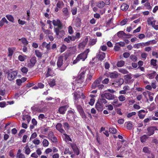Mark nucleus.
Wrapping results in <instances>:
<instances>
[{"instance_id": "39", "label": "nucleus", "mask_w": 158, "mask_h": 158, "mask_svg": "<svg viewBox=\"0 0 158 158\" xmlns=\"http://www.w3.org/2000/svg\"><path fill=\"white\" fill-rule=\"evenodd\" d=\"M24 149L25 153L26 154L28 155L30 154L31 152V151L30 148H29L27 145L25 147Z\"/></svg>"}, {"instance_id": "53", "label": "nucleus", "mask_w": 158, "mask_h": 158, "mask_svg": "<svg viewBox=\"0 0 158 158\" xmlns=\"http://www.w3.org/2000/svg\"><path fill=\"white\" fill-rule=\"evenodd\" d=\"M43 145L44 147H47L49 144V142L46 139H44L43 142Z\"/></svg>"}, {"instance_id": "14", "label": "nucleus", "mask_w": 158, "mask_h": 158, "mask_svg": "<svg viewBox=\"0 0 158 158\" xmlns=\"http://www.w3.org/2000/svg\"><path fill=\"white\" fill-rule=\"evenodd\" d=\"M54 73L52 69L51 68H48L46 73V77H47L50 76H52L54 75Z\"/></svg>"}, {"instance_id": "22", "label": "nucleus", "mask_w": 158, "mask_h": 158, "mask_svg": "<svg viewBox=\"0 0 158 158\" xmlns=\"http://www.w3.org/2000/svg\"><path fill=\"white\" fill-rule=\"evenodd\" d=\"M157 60H156L152 59L150 60V64L155 69H157Z\"/></svg>"}, {"instance_id": "26", "label": "nucleus", "mask_w": 158, "mask_h": 158, "mask_svg": "<svg viewBox=\"0 0 158 158\" xmlns=\"http://www.w3.org/2000/svg\"><path fill=\"white\" fill-rule=\"evenodd\" d=\"M144 42L140 43L134 44L133 46V47L135 48L138 49L144 47Z\"/></svg>"}, {"instance_id": "62", "label": "nucleus", "mask_w": 158, "mask_h": 158, "mask_svg": "<svg viewBox=\"0 0 158 158\" xmlns=\"http://www.w3.org/2000/svg\"><path fill=\"white\" fill-rule=\"evenodd\" d=\"M8 52H9V54L8 55V56L11 57L13 53V51L11 48H8Z\"/></svg>"}, {"instance_id": "51", "label": "nucleus", "mask_w": 158, "mask_h": 158, "mask_svg": "<svg viewBox=\"0 0 158 158\" xmlns=\"http://www.w3.org/2000/svg\"><path fill=\"white\" fill-rule=\"evenodd\" d=\"M118 99L119 101L123 102L125 100L126 98L125 97L124 95H121L118 96Z\"/></svg>"}, {"instance_id": "13", "label": "nucleus", "mask_w": 158, "mask_h": 158, "mask_svg": "<svg viewBox=\"0 0 158 158\" xmlns=\"http://www.w3.org/2000/svg\"><path fill=\"white\" fill-rule=\"evenodd\" d=\"M68 107L67 105L61 106L59 108V112L60 114H63L65 113Z\"/></svg>"}, {"instance_id": "2", "label": "nucleus", "mask_w": 158, "mask_h": 158, "mask_svg": "<svg viewBox=\"0 0 158 158\" xmlns=\"http://www.w3.org/2000/svg\"><path fill=\"white\" fill-rule=\"evenodd\" d=\"M102 78L100 77L97 79L92 84L91 87L92 89H95L98 88V89H102L104 87V85L102 84H101V82Z\"/></svg>"}, {"instance_id": "36", "label": "nucleus", "mask_w": 158, "mask_h": 158, "mask_svg": "<svg viewBox=\"0 0 158 158\" xmlns=\"http://www.w3.org/2000/svg\"><path fill=\"white\" fill-rule=\"evenodd\" d=\"M19 40H21L22 43L24 45H27L28 44V41L25 38H22L21 39Z\"/></svg>"}, {"instance_id": "5", "label": "nucleus", "mask_w": 158, "mask_h": 158, "mask_svg": "<svg viewBox=\"0 0 158 158\" xmlns=\"http://www.w3.org/2000/svg\"><path fill=\"white\" fill-rule=\"evenodd\" d=\"M17 74V72L16 71L10 72L8 74V79L10 81H12L16 78Z\"/></svg>"}, {"instance_id": "43", "label": "nucleus", "mask_w": 158, "mask_h": 158, "mask_svg": "<svg viewBox=\"0 0 158 158\" xmlns=\"http://www.w3.org/2000/svg\"><path fill=\"white\" fill-rule=\"evenodd\" d=\"M48 84L51 87H53L55 85V80L53 79H51L48 82Z\"/></svg>"}, {"instance_id": "57", "label": "nucleus", "mask_w": 158, "mask_h": 158, "mask_svg": "<svg viewBox=\"0 0 158 158\" xmlns=\"http://www.w3.org/2000/svg\"><path fill=\"white\" fill-rule=\"evenodd\" d=\"M124 32L123 31H119L117 33V35L118 37L121 38L124 36Z\"/></svg>"}, {"instance_id": "37", "label": "nucleus", "mask_w": 158, "mask_h": 158, "mask_svg": "<svg viewBox=\"0 0 158 158\" xmlns=\"http://www.w3.org/2000/svg\"><path fill=\"white\" fill-rule=\"evenodd\" d=\"M129 6L125 3L123 4L121 6V9L123 11H126L128 8Z\"/></svg>"}, {"instance_id": "48", "label": "nucleus", "mask_w": 158, "mask_h": 158, "mask_svg": "<svg viewBox=\"0 0 158 158\" xmlns=\"http://www.w3.org/2000/svg\"><path fill=\"white\" fill-rule=\"evenodd\" d=\"M35 55L37 56L38 57H41L42 54L41 52H39V51L38 50H36L35 51Z\"/></svg>"}, {"instance_id": "7", "label": "nucleus", "mask_w": 158, "mask_h": 158, "mask_svg": "<svg viewBox=\"0 0 158 158\" xmlns=\"http://www.w3.org/2000/svg\"><path fill=\"white\" fill-rule=\"evenodd\" d=\"M36 61V58L35 57L31 58L30 61L28 62L27 66L30 68L32 67L35 64Z\"/></svg>"}, {"instance_id": "54", "label": "nucleus", "mask_w": 158, "mask_h": 158, "mask_svg": "<svg viewBox=\"0 0 158 158\" xmlns=\"http://www.w3.org/2000/svg\"><path fill=\"white\" fill-rule=\"evenodd\" d=\"M127 127L128 129L130 130L131 129L132 127V123L130 122H127Z\"/></svg>"}, {"instance_id": "41", "label": "nucleus", "mask_w": 158, "mask_h": 158, "mask_svg": "<svg viewBox=\"0 0 158 158\" xmlns=\"http://www.w3.org/2000/svg\"><path fill=\"white\" fill-rule=\"evenodd\" d=\"M27 58V56L26 55L22 56L20 55L18 56V59L21 61H24Z\"/></svg>"}, {"instance_id": "12", "label": "nucleus", "mask_w": 158, "mask_h": 158, "mask_svg": "<svg viewBox=\"0 0 158 158\" xmlns=\"http://www.w3.org/2000/svg\"><path fill=\"white\" fill-rule=\"evenodd\" d=\"M71 146L75 153L77 155H78L79 154V151L76 144L75 143L72 144Z\"/></svg>"}, {"instance_id": "50", "label": "nucleus", "mask_w": 158, "mask_h": 158, "mask_svg": "<svg viewBox=\"0 0 158 158\" xmlns=\"http://www.w3.org/2000/svg\"><path fill=\"white\" fill-rule=\"evenodd\" d=\"M6 17L7 19L10 21L11 22H14V18L11 15H6Z\"/></svg>"}, {"instance_id": "31", "label": "nucleus", "mask_w": 158, "mask_h": 158, "mask_svg": "<svg viewBox=\"0 0 158 158\" xmlns=\"http://www.w3.org/2000/svg\"><path fill=\"white\" fill-rule=\"evenodd\" d=\"M148 138V137L147 135H144L140 137V140L142 143H144Z\"/></svg>"}, {"instance_id": "55", "label": "nucleus", "mask_w": 158, "mask_h": 158, "mask_svg": "<svg viewBox=\"0 0 158 158\" xmlns=\"http://www.w3.org/2000/svg\"><path fill=\"white\" fill-rule=\"evenodd\" d=\"M21 70L23 73L25 74L27 73L28 71L27 68L26 67L22 68Z\"/></svg>"}, {"instance_id": "47", "label": "nucleus", "mask_w": 158, "mask_h": 158, "mask_svg": "<svg viewBox=\"0 0 158 158\" xmlns=\"http://www.w3.org/2000/svg\"><path fill=\"white\" fill-rule=\"evenodd\" d=\"M93 75V73H89V75H88V76L86 79V81H87L88 82L89 81H90L92 78V76Z\"/></svg>"}, {"instance_id": "18", "label": "nucleus", "mask_w": 158, "mask_h": 158, "mask_svg": "<svg viewBox=\"0 0 158 158\" xmlns=\"http://www.w3.org/2000/svg\"><path fill=\"white\" fill-rule=\"evenodd\" d=\"M44 107H35L33 109V111L38 113L44 112L45 110Z\"/></svg>"}, {"instance_id": "10", "label": "nucleus", "mask_w": 158, "mask_h": 158, "mask_svg": "<svg viewBox=\"0 0 158 158\" xmlns=\"http://www.w3.org/2000/svg\"><path fill=\"white\" fill-rule=\"evenodd\" d=\"M60 29L59 28H55L54 31L56 35H59L60 37H62L64 34V32L63 30L60 31Z\"/></svg>"}, {"instance_id": "34", "label": "nucleus", "mask_w": 158, "mask_h": 158, "mask_svg": "<svg viewBox=\"0 0 158 158\" xmlns=\"http://www.w3.org/2000/svg\"><path fill=\"white\" fill-rule=\"evenodd\" d=\"M156 43V41L154 40H150L147 42L144 43V46H148L152 44H155Z\"/></svg>"}, {"instance_id": "64", "label": "nucleus", "mask_w": 158, "mask_h": 158, "mask_svg": "<svg viewBox=\"0 0 158 158\" xmlns=\"http://www.w3.org/2000/svg\"><path fill=\"white\" fill-rule=\"evenodd\" d=\"M147 56V54L145 52H142L141 54V56L143 59V60H145Z\"/></svg>"}, {"instance_id": "17", "label": "nucleus", "mask_w": 158, "mask_h": 158, "mask_svg": "<svg viewBox=\"0 0 158 158\" xmlns=\"http://www.w3.org/2000/svg\"><path fill=\"white\" fill-rule=\"evenodd\" d=\"M111 104L115 107H118L121 106L122 104L119 103V101L117 99H114L112 102Z\"/></svg>"}, {"instance_id": "25", "label": "nucleus", "mask_w": 158, "mask_h": 158, "mask_svg": "<svg viewBox=\"0 0 158 158\" xmlns=\"http://www.w3.org/2000/svg\"><path fill=\"white\" fill-rule=\"evenodd\" d=\"M21 151L20 149H19L16 155L17 158H25V156L24 154L21 153Z\"/></svg>"}, {"instance_id": "1", "label": "nucleus", "mask_w": 158, "mask_h": 158, "mask_svg": "<svg viewBox=\"0 0 158 158\" xmlns=\"http://www.w3.org/2000/svg\"><path fill=\"white\" fill-rule=\"evenodd\" d=\"M81 93L79 90H77L74 93V98L75 99V103L78 112L80 113L84 111L82 107L79 104H82L83 102L81 100V102L79 101L80 98Z\"/></svg>"}, {"instance_id": "63", "label": "nucleus", "mask_w": 158, "mask_h": 158, "mask_svg": "<svg viewBox=\"0 0 158 158\" xmlns=\"http://www.w3.org/2000/svg\"><path fill=\"white\" fill-rule=\"evenodd\" d=\"M130 58L133 61H137V59L136 56L134 55H131L130 56Z\"/></svg>"}, {"instance_id": "60", "label": "nucleus", "mask_w": 158, "mask_h": 158, "mask_svg": "<svg viewBox=\"0 0 158 158\" xmlns=\"http://www.w3.org/2000/svg\"><path fill=\"white\" fill-rule=\"evenodd\" d=\"M96 39H93L91 40L89 42V44L91 45H93L95 44L97 42Z\"/></svg>"}, {"instance_id": "30", "label": "nucleus", "mask_w": 158, "mask_h": 158, "mask_svg": "<svg viewBox=\"0 0 158 158\" xmlns=\"http://www.w3.org/2000/svg\"><path fill=\"white\" fill-rule=\"evenodd\" d=\"M62 11L64 16L67 17L69 16V12L67 8H63L62 10Z\"/></svg>"}, {"instance_id": "42", "label": "nucleus", "mask_w": 158, "mask_h": 158, "mask_svg": "<svg viewBox=\"0 0 158 158\" xmlns=\"http://www.w3.org/2000/svg\"><path fill=\"white\" fill-rule=\"evenodd\" d=\"M156 72H153L150 74H148L147 77L150 79H152L156 75Z\"/></svg>"}, {"instance_id": "20", "label": "nucleus", "mask_w": 158, "mask_h": 158, "mask_svg": "<svg viewBox=\"0 0 158 158\" xmlns=\"http://www.w3.org/2000/svg\"><path fill=\"white\" fill-rule=\"evenodd\" d=\"M63 137L66 142L69 141H72V139L71 138H70L69 135L65 133V132L64 133H63Z\"/></svg>"}, {"instance_id": "23", "label": "nucleus", "mask_w": 158, "mask_h": 158, "mask_svg": "<svg viewBox=\"0 0 158 158\" xmlns=\"http://www.w3.org/2000/svg\"><path fill=\"white\" fill-rule=\"evenodd\" d=\"M121 45H122V46H123L124 44L122 42L117 43L114 47V49L115 51H118L119 50Z\"/></svg>"}, {"instance_id": "40", "label": "nucleus", "mask_w": 158, "mask_h": 158, "mask_svg": "<svg viewBox=\"0 0 158 158\" xmlns=\"http://www.w3.org/2000/svg\"><path fill=\"white\" fill-rule=\"evenodd\" d=\"M156 108V105L154 103H152L150 106H148V109L150 111H152L154 110Z\"/></svg>"}, {"instance_id": "27", "label": "nucleus", "mask_w": 158, "mask_h": 158, "mask_svg": "<svg viewBox=\"0 0 158 158\" xmlns=\"http://www.w3.org/2000/svg\"><path fill=\"white\" fill-rule=\"evenodd\" d=\"M123 80L122 78H120L118 81H114L112 83V85L116 84L117 85H120L123 84Z\"/></svg>"}, {"instance_id": "32", "label": "nucleus", "mask_w": 158, "mask_h": 158, "mask_svg": "<svg viewBox=\"0 0 158 158\" xmlns=\"http://www.w3.org/2000/svg\"><path fill=\"white\" fill-rule=\"evenodd\" d=\"M143 95H144L146 99L147 102H148V96H149L150 94H152V93L148 91L144 92L143 93Z\"/></svg>"}, {"instance_id": "56", "label": "nucleus", "mask_w": 158, "mask_h": 158, "mask_svg": "<svg viewBox=\"0 0 158 158\" xmlns=\"http://www.w3.org/2000/svg\"><path fill=\"white\" fill-rule=\"evenodd\" d=\"M144 6L146 7V8L148 10H151L152 7L151 6L149 2H147L144 4Z\"/></svg>"}, {"instance_id": "29", "label": "nucleus", "mask_w": 158, "mask_h": 158, "mask_svg": "<svg viewBox=\"0 0 158 158\" xmlns=\"http://www.w3.org/2000/svg\"><path fill=\"white\" fill-rule=\"evenodd\" d=\"M105 5V2L103 1H99L97 3V6L99 8H102Z\"/></svg>"}, {"instance_id": "45", "label": "nucleus", "mask_w": 158, "mask_h": 158, "mask_svg": "<svg viewBox=\"0 0 158 158\" xmlns=\"http://www.w3.org/2000/svg\"><path fill=\"white\" fill-rule=\"evenodd\" d=\"M125 64V62L123 60H121L118 61L117 64V66L118 67H122Z\"/></svg>"}, {"instance_id": "59", "label": "nucleus", "mask_w": 158, "mask_h": 158, "mask_svg": "<svg viewBox=\"0 0 158 158\" xmlns=\"http://www.w3.org/2000/svg\"><path fill=\"white\" fill-rule=\"evenodd\" d=\"M77 9L76 7H73L71 10V11L73 15H75L77 14Z\"/></svg>"}, {"instance_id": "58", "label": "nucleus", "mask_w": 158, "mask_h": 158, "mask_svg": "<svg viewBox=\"0 0 158 158\" xmlns=\"http://www.w3.org/2000/svg\"><path fill=\"white\" fill-rule=\"evenodd\" d=\"M109 131L112 134H115L116 132V130L114 128H110L109 129Z\"/></svg>"}, {"instance_id": "16", "label": "nucleus", "mask_w": 158, "mask_h": 158, "mask_svg": "<svg viewBox=\"0 0 158 158\" xmlns=\"http://www.w3.org/2000/svg\"><path fill=\"white\" fill-rule=\"evenodd\" d=\"M56 128L60 133H65V131L62 128V124L60 123H58L56 126Z\"/></svg>"}, {"instance_id": "4", "label": "nucleus", "mask_w": 158, "mask_h": 158, "mask_svg": "<svg viewBox=\"0 0 158 158\" xmlns=\"http://www.w3.org/2000/svg\"><path fill=\"white\" fill-rule=\"evenodd\" d=\"M89 49H87L84 52L81 53L77 56L79 60H82L84 61L87 57V54L89 52Z\"/></svg>"}, {"instance_id": "28", "label": "nucleus", "mask_w": 158, "mask_h": 158, "mask_svg": "<svg viewBox=\"0 0 158 158\" xmlns=\"http://www.w3.org/2000/svg\"><path fill=\"white\" fill-rule=\"evenodd\" d=\"M98 56L99 60H102L105 57V54L104 52H100Z\"/></svg>"}, {"instance_id": "24", "label": "nucleus", "mask_w": 158, "mask_h": 158, "mask_svg": "<svg viewBox=\"0 0 158 158\" xmlns=\"http://www.w3.org/2000/svg\"><path fill=\"white\" fill-rule=\"evenodd\" d=\"M95 107L97 110L99 111H101L103 110V106L99 102H97Z\"/></svg>"}, {"instance_id": "8", "label": "nucleus", "mask_w": 158, "mask_h": 158, "mask_svg": "<svg viewBox=\"0 0 158 158\" xmlns=\"http://www.w3.org/2000/svg\"><path fill=\"white\" fill-rule=\"evenodd\" d=\"M86 70L87 68L86 67L82 68L81 69L80 72V74L78 76L79 79H81L83 78L84 75L85 74Z\"/></svg>"}, {"instance_id": "19", "label": "nucleus", "mask_w": 158, "mask_h": 158, "mask_svg": "<svg viewBox=\"0 0 158 158\" xmlns=\"http://www.w3.org/2000/svg\"><path fill=\"white\" fill-rule=\"evenodd\" d=\"M108 74L110 77L111 78H116L118 76V73L116 71L113 72H109Z\"/></svg>"}, {"instance_id": "44", "label": "nucleus", "mask_w": 158, "mask_h": 158, "mask_svg": "<svg viewBox=\"0 0 158 158\" xmlns=\"http://www.w3.org/2000/svg\"><path fill=\"white\" fill-rule=\"evenodd\" d=\"M81 20L80 18H77L76 19V26L77 27H80L81 25Z\"/></svg>"}, {"instance_id": "61", "label": "nucleus", "mask_w": 158, "mask_h": 158, "mask_svg": "<svg viewBox=\"0 0 158 158\" xmlns=\"http://www.w3.org/2000/svg\"><path fill=\"white\" fill-rule=\"evenodd\" d=\"M63 125L64 128L65 129H69L70 127L67 123H63Z\"/></svg>"}, {"instance_id": "52", "label": "nucleus", "mask_w": 158, "mask_h": 158, "mask_svg": "<svg viewBox=\"0 0 158 158\" xmlns=\"http://www.w3.org/2000/svg\"><path fill=\"white\" fill-rule=\"evenodd\" d=\"M124 79L125 80H129L130 79H131L132 78L131 75V74L126 75L124 76Z\"/></svg>"}, {"instance_id": "35", "label": "nucleus", "mask_w": 158, "mask_h": 158, "mask_svg": "<svg viewBox=\"0 0 158 158\" xmlns=\"http://www.w3.org/2000/svg\"><path fill=\"white\" fill-rule=\"evenodd\" d=\"M42 46L43 47H45V48H46L47 50H49L50 49V43L47 44L45 42H44L43 43Z\"/></svg>"}, {"instance_id": "46", "label": "nucleus", "mask_w": 158, "mask_h": 158, "mask_svg": "<svg viewBox=\"0 0 158 158\" xmlns=\"http://www.w3.org/2000/svg\"><path fill=\"white\" fill-rule=\"evenodd\" d=\"M118 71L123 74H127L128 73V71L125 69H118Z\"/></svg>"}, {"instance_id": "3", "label": "nucleus", "mask_w": 158, "mask_h": 158, "mask_svg": "<svg viewBox=\"0 0 158 158\" xmlns=\"http://www.w3.org/2000/svg\"><path fill=\"white\" fill-rule=\"evenodd\" d=\"M64 58V56H59L58 59L57 63V64L58 67L59 68V69L60 70L63 71L64 70L66 67H61L62 65L63 64V59Z\"/></svg>"}, {"instance_id": "11", "label": "nucleus", "mask_w": 158, "mask_h": 158, "mask_svg": "<svg viewBox=\"0 0 158 158\" xmlns=\"http://www.w3.org/2000/svg\"><path fill=\"white\" fill-rule=\"evenodd\" d=\"M53 24L54 26H57L58 27V28H61L62 26V24L58 19L53 20Z\"/></svg>"}, {"instance_id": "6", "label": "nucleus", "mask_w": 158, "mask_h": 158, "mask_svg": "<svg viewBox=\"0 0 158 158\" xmlns=\"http://www.w3.org/2000/svg\"><path fill=\"white\" fill-rule=\"evenodd\" d=\"M157 130V129L156 127H151L147 128L148 132L147 133L148 134V136H150L154 134V132L155 131Z\"/></svg>"}, {"instance_id": "49", "label": "nucleus", "mask_w": 158, "mask_h": 158, "mask_svg": "<svg viewBox=\"0 0 158 158\" xmlns=\"http://www.w3.org/2000/svg\"><path fill=\"white\" fill-rule=\"evenodd\" d=\"M153 20V17L149 18L148 19L147 21L148 25H152L153 24V22H152Z\"/></svg>"}, {"instance_id": "38", "label": "nucleus", "mask_w": 158, "mask_h": 158, "mask_svg": "<svg viewBox=\"0 0 158 158\" xmlns=\"http://www.w3.org/2000/svg\"><path fill=\"white\" fill-rule=\"evenodd\" d=\"M22 118L23 120H27L28 123H29L31 119L30 116L26 115H23Z\"/></svg>"}, {"instance_id": "9", "label": "nucleus", "mask_w": 158, "mask_h": 158, "mask_svg": "<svg viewBox=\"0 0 158 158\" xmlns=\"http://www.w3.org/2000/svg\"><path fill=\"white\" fill-rule=\"evenodd\" d=\"M48 138L53 142H56V139L52 131H50L49 132L48 135Z\"/></svg>"}, {"instance_id": "33", "label": "nucleus", "mask_w": 158, "mask_h": 158, "mask_svg": "<svg viewBox=\"0 0 158 158\" xmlns=\"http://www.w3.org/2000/svg\"><path fill=\"white\" fill-rule=\"evenodd\" d=\"M55 1L56 2H57L56 4V6L58 8H61L64 5L63 2L60 1L59 0H55Z\"/></svg>"}, {"instance_id": "15", "label": "nucleus", "mask_w": 158, "mask_h": 158, "mask_svg": "<svg viewBox=\"0 0 158 158\" xmlns=\"http://www.w3.org/2000/svg\"><path fill=\"white\" fill-rule=\"evenodd\" d=\"M104 95L105 98L109 100L113 99L114 98L113 94L108 93H105Z\"/></svg>"}, {"instance_id": "21", "label": "nucleus", "mask_w": 158, "mask_h": 158, "mask_svg": "<svg viewBox=\"0 0 158 158\" xmlns=\"http://www.w3.org/2000/svg\"><path fill=\"white\" fill-rule=\"evenodd\" d=\"M75 40V38L74 36H68V37L65 38L64 39V41L67 43H69L71 41H74Z\"/></svg>"}]
</instances>
